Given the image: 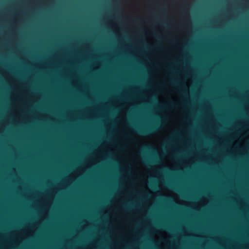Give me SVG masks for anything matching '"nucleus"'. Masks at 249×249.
Instances as JSON below:
<instances>
[{"label":"nucleus","mask_w":249,"mask_h":249,"mask_svg":"<svg viewBox=\"0 0 249 249\" xmlns=\"http://www.w3.org/2000/svg\"><path fill=\"white\" fill-rule=\"evenodd\" d=\"M158 128V125L156 124L151 127L145 128H138L137 130L141 134L143 135H148L155 132Z\"/></svg>","instance_id":"f257e3e1"},{"label":"nucleus","mask_w":249,"mask_h":249,"mask_svg":"<svg viewBox=\"0 0 249 249\" xmlns=\"http://www.w3.org/2000/svg\"><path fill=\"white\" fill-rule=\"evenodd\" d=\"M145 151L155 152V150L152 145L147 144L142 147V154L144 155Z\"/></svg>","instance_id":"f03ea898"},{"label":"nucleus","mask_w":249,"mask_h":249,"mask_svg":"<svg viewBox=\"0 0 249 249\" xmlns=\"http://www.w3.org/2000/svg\"><path fill=\"white\" fill-rule=\"evenodd\" d=\"M126 137L129 138L132 141H134L135 140V139L133 137H131L130 136H126Z\"/></svg>","instance_id":"7ed1b4c3"},{"label":"nucleus","mask_w":249,"mask_h":249,"mask_svg":"<svg viewBox=\"0 0 249 249\" xmlns=\"http://www.w3.org/2000/svg\"><path fill=\"white\" fill-rule=\"evenodd\" d=\"M124 208L125 209H127L128 208V207L127 205H125L124 206Z\"/></svg>","instance_id":"20e7f679"},{"label":"nucleus","mask_w":249,"mask_h":249,"mask_svg":"<svg viewBox=\"0 0 249 249\" xmlns=\"http://www.w3.org/2000/svg\"><path fill=\"white\" fill-rule=\"evenodd\" d=\"M169 186H170L171 188H173V186L171 184H169Z\"/></svg>","instance_id":"39448f33"},{"label":"nucleus","mask_w":249,"mask_h":249,"mask_svg":"<svg viewBox=\"0 0 249 249\" xmlns=\"http://www.w3.org/2000/svg\"><path fill=\"white\" fill-rule=\"evenodd\" d=\"M161 10H162V11H165V9H162Z\"/></svg>","instance_id":"423d86ee"},{"label":"nucleus","mask_w":249,"mask_h":249,"mask_svg":"<svg viewBox=\"0 0 249 249\" xmlns=\"http://www.w3.org/2000/svg\"><path fill=\"white\" fill-rule=\"evenodd\" d=\"M145 161L146 162H148V161H147V160H145Z\"/></svg>","instance_id":"0eeeda50"},{"label":"nucleus","mask_w":249,"mask_h":249,"mask_svg":"<svg viewBox=\"0 0 249 249\" xmlns=\"http://www.w3.org/2000/svg\"><path fill=\"white\" fill-rule=\"evenodd\" d=\"M172 83L174 84L175 83L174 81H172Z\"/></svg>","instance_id":"6e6552de"}]
</instances>
